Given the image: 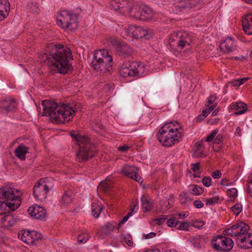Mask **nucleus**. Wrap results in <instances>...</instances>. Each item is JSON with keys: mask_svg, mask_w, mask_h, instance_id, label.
I'll return each mask as SVG.
<instances>
[{"mask_svg": "<svg viewBox=\"0 0 252 252\" xmlns=\"http://www.w3.org/2000/svg\"><path fill=\"white\" fill-rule=\"evenodd\" d=\"M242 26L245 32L248 34H252V15H245L242 19Z\"/></svg>", "mask_w": 252, "mask_h": 252, "instance_id": "21", "label": "nucleus"}, {"mask_svg": "<svg viewBox=\"0 0 252 252\" xmlns=\"http://www.w3.org/2000/svg\"><path fill=\"white\" fill-rule=\"evenodd\" d=\"M156 236V234L153 232H150L148 234L144 235V238L146 239L152 238L155 237Z\"/></svg>", "mask_w": 252, "mask_h": 252, "instance_id": "57", "label": "nucleus"}, {"mask_svg": "<svg viewBox=\"0 0 252 252\" xmlns=\"http://www.w3.org/2000/svg\"><path fill=\"white\" fill-rule=\"evenodd\" d=\"M250 226L244 221H239V223L233 225L231 227L225 229L223 231L224 235H231L236 239L239 238L240 234H243L244 232L249 231Z\"/></svg>", "mask_w": 252, "mask_h": 252, "instance_id": "13", "label": "nucleus"}, {"mask_svg": "<svg viewBox=\"0 0 252 252\" xmlns=\"http://www.w3.org/2000/svg\"><path fill=\"white\" fill-rule=\"evenodd\" d=\"M135 167L134 166H129L128 165H125L123 166L121 172L122 174L126 175L127 177L135 180L138 182H139L141 177L139 175L134 171Z\"/></svg>", "mask_w": 252, "mask_h": 252, "instance_id": "19", "label": "nucleus"}, {"mask_svg": "<svg viewBox=\"0 0 252 252\" xmlns=\"http://www.w3.org/2000/svg\"><path fill=\"white\" fill-rule=\"evenodd\" d=\"M119 239L122 243H126L129 247H131L133 245L132 236L129 234L121 235Z\"/></svg>", "mask_w": 252, "mask_h": 252, "instance_id": "32", "label": "nucleus"}, {"mask_svg": "<svg viewBox=\"0 0 252 252\" xmlns=\"http://www.w3.org/2000/svg\"><path fill=\"white\" fill-rule=\"evenodd\" d=\"M79 13H74L67 10H63L60 13V16L63 17V19H58L57 24L61 26L63 29L75 31L79 27Z\"/></svg>", "mask_w": 252, "mask_h": 252, "instance_id": "6", "label": "nucleus"}, {"mask_svg": "<svg viewBox=\"0 0 252 252\" xmlns=\"http://www.w3.org/2000/svg\"><path fill=\"white\" fill-rule=\"evenodd\" d=\"M13 222H11V221H2L1 223L2 225H0V230H2V228L3 229H8L9 227H11L13 225Z\"/></svg>", "mask_w": 252, "mask_h": 252, "instance_id": "49", "label": "nucleus"}, {"mask_svg": "<svg viewBox=\"0 0 252 252\" xmlns=\"http://www.w3.org/2000/svg\"><path fill=\"white\" fill-rule=\"evenodd\" d=\"M192 37L191 33L177 31L171 34L169 39V43L172 48L183 49L190 45L192 42Z\"/></svg>", "mask_w": 252, "mask_h": 252, "instance_id": "7", "label": "nucleus"}, {"mask_svg": "<svg viewBox=\"0 0 252 252\" xmlns=\"http://www.w3.org/2000/svg\"><path fill=\"white\" fill-rule=\"evenodd\" d=\"M19 190L7 186L2 187L0 189V198L5 199L3 201H0V209L2 210L7 207L9 210L14 211L21 204V198Z\"/></svg>", "mask_w": 252, "mask_h": 252, "instance_id": "4", "label": "nucleus"}, {"mask_svg": "<svg viewBox=\"0 0 252 252\" xmlns=\"http://www.w3.org/2000/svg\"><path fill=\"white\" fill-rule=\"evenodd\" d=\"M42 105L43 106L42 116L50 117L54 123L68 122L75 115V110L68 104H58L54 101L45 100L42 101Z\"/></svg>", "mask_w": 252, "mask_h": 252, "instance_id": "2", "label": "nucleus"}, {"mask_svg": "<svg viewBox=\"0 0 252 252\" xmlns=\"http://www.w3.org/2000/svg\"><path fill=\"white\" fill-rule=\"evenodd\" d=\"M191 170L193 171L194 173L196 172L199 169L200 164L199 162L192 163L191 164Z\"/></svg>", "mask_w": 252, "mask_h": 252, "instance_id": "53", "label": "nucleus"}, {"mask_svg": "<svg viewBox=\"0 0 252 252\" xmlns=\"http://www.w3.org/2000/svg\"><path fill=\"white\" fill-rule=\"evenodd\" d=\"M248 231L244 232L243 234H240L237 238V245L245 250L252 248V235L248 233Z\"/></svg>", "mask_w": 252, "mask_h": 252, "instance_id": "15", "label": "nucleus"}, {"mask_svg": "<svg viewBox=\"0 0 252 252\" xmlns=\"http://www.w3.org/2000/svg\"><path fill=\"white\" fill-rule=\"evenodd\" d=\"M128 147L127 146H124L119 147L118 148V149L120 151L123 152L126 151L128 149Z\"/></svg>", "mask_w": 252, "mask_h": 252, "instance_id": "64", "label": "nucleus"}, {"mask_svg": "<svg viewBox=\"0 0 252 252\" xmlns=\"http://www.w3.org/2000/svg\"><path fill=\"white\" fill-rule=\"evenodd\" d=\"M125 221H120L117 226V224L115 221H112V222H108L106 224L101 227L100 230V235L102 238L108 236L113 231L116 230L119 231L120 228L122 226Z\"/></svg>", "mask_w": 252, "mask_h": 252, "instance_id": "14", "label": "nucleus"}, {"mask_svg": "<svg viewBox=\"0 0 252 252\" xmlns=\"http://www.w3.org/2000/svg\"><path fill=\"white\" fill-rule=\"evenodd\" d=\"M220 50L225 53H230L233 51L235 48L233 40L232 38H227L221 42L220 45Z\"/></svg>", "mask_w": 252, "mask_h": 252, "instance_id": "24", "label": "nucleus"}, {"mask_svg": "<svg viewBox=\"0 0 252 252\" xmlns=\"http://www.w3.org/2000/svg\"><path fill=\"white\" fill-rule=\"evenodd\" d=\"M138 200L136 199L134 202H133V206L131 208L130 211L127 214L129 217L132 215L133 214L136 213V211H135V210H137L138 208Z\"/></svg>", "mask_w": 252, "mask_h": 252, "instance_id": "42", "label": "nucleus"}, {"mask_svg": "<svg viewBox=\"0 0 252 252\" xmlns=\"http://www.w3.org/2000/svg\"><path fill=\"white\" fill-rule=\"evenodd\" d=\"M142 207L144 212H149L153 208V205L150 201L145 196L141 197Z\"/></svg>", "mask_w": 252, "mask_h": 252, "instance_id": "31", "label": "nucleus"}, {"mask_svg": "<svg viewBox=\"0 0 252 252\" xmlns=\"http://www.w3.org/2000/svg\"><path fill=\"white\" fill-rule=\"evenodd\" d=\"M218 132V129L213 130L211 132V134L210 135H209L206 137L205 141L210 142L213 141V140L214 139L216 135L217 134Z\"/></svg>", "mask_w": 252, "mask_h": 252, "instance_id": "46", "label": "nucleus"}, {"mask_svg": "<svg viewBox=\"0 0 252 252\" xmlns=\"http://www.w3.org/2000/svg\"><path fill=\"white\" fill-rule=\"evenodd\" d=\"M15 99H5L0 101V113L6 114L14 111L16 107Z\"/></svg>", "mask_w": 252, "mask_h": 252, "instance_id": "16", "label": "nucleus"}, {"mask_svg": "<svg viewBox=\"0 0 252 252\" xmlns=\"http://www.w3.org/2000/svg\"><path fill=\"white\" fill-rule=\"evenodd\" d=\"M189 215V213L188 212H184L180 213H177L173 216L169 218L166 216L162 215V217L155 218L153 219V220H177L186 218Z\"/></svg>", "mask_w": 252, "mask_h": 252, "instance_id": "23", "label": "nucleus"}, {"mask_svg": "<svg viewBox=\"0 0 252 252\" xmlns=\"http://www.w3.org/2000/svg\"><path fill=\"white\" fill-rule=\"evenodd\" d=\"M189 2V0H183L179 3L176 7L179 8L180 11L183 12L184 10L190 9V6L188 3Z\"/></svg>", "mask_w": 252, "mask_h": 252, "instance_id": "35", "label": "nucleus"}, {"mask_svg": "<svg viewBox=\"0 0 252 252\" xmlns=\"http://www.w3.org/2000/svg\"><path fill=\"white\" fill-rule=\"evenodd\" d=\"M189 187L191 190V193L192 195H199L204 191V189L197 185H190Z\"/></svg>", "mask_w": 252, "mask_h": 252, "instance_id": "36", "label": "nucleus"}, {"mask_svg": "<svg viewBox=\"0 0 252 252\" xmlns=\"http://www.w3.org/2000/svg\"><path fill=\"white\" fill-rule=\"evenodd\" d=\"M178 125L177 122H170L165 123L159 129L157 137L162 145L170 147L179 142V139L183 136V133L179 131L182 129V126H176Z\"/></svg>", "mask_w": 252, "mask_h": 252, "instance_id": "3", "label": "nucleus"}, {"mask_svg": "<svg viewBox=\"0 0 252 252\" xmlns=\"http://www.w3.org/2000/svg\"><path fill=\"white\" fill-rule=\"evenodd\" d=\"M128 5L127 0H113L111 3L112 8L115 10H121V9L126 10L128 7Z\"/></svg>", "mask_w": 252, "mask_h": 252, "instance_id": "27", "label": "nucleus"}, {"mask_svg": "<svg viewBox=\"0 0 252 252\" xmlns=\"http://www.w3.org/2000/svg\"><path fill=\"white\" fill-rule=\"evenodd\" d=\"M131 63L125 62L121 65L120 68V74L123 77L128 76L134 77V71L133 68L131 67Z\"/></svg>", "mask_w": 252, "mask_h": 252, "instance_id": "20", "label": "nucleus"}, {"mask_svg": "<svg viewBox=\"0 0 252 252\" xmlns=\"http://www.w3.org/2000/svg\"><path fill=\"white\" fill-rule=\"evenodd\" d=\"M231 83L232 85V86L236 87H239L242 85V83L239 82L238 79L231 81Z\"/></svg>", "mask_w": 252, "mask_h": 252, "instance_id": "61", "label": "nucleus"}, {"mask_svg": "<svg viewBox=\"0 0 252 252\" xmlns=\"http://www.w3.org/2000/svg\"><path fill=\"white\" fill-rule=\"evenodd\" d=\"M18 218L14 217L13 215L8 214L4 216L1 219V220H18Z\"/></svg>", "mask_w": 252, "mask_h": 252, "instance_id": "52", "label": "nucleus"}, {"mask_svg": "<svg viewBox=\"0 0 252 252\" xmlns=\"http://www.w3.org/2000/svg\"><path fill=\"white\" fill-rule=\"evenodd\" d=\"M228 180L226 179H223L221 180V185H223V186H227L229 185V184H228Z\"/></svg>", "mask_w": 252, "mask_h": 252, "instance_id": "62", "label": "nucleus"}, {"mask_svg": "<svg viewBox=\"0 0 252 252\" xmlns=\"http://www.w3.org/2000/svg\"><path fill=\"white\" fill-rule=\"evenodd\" d=\"M28 212L29 214L35 219L42 220L45 219L47 216L46 211L40 206L30 207Z\"/></svg>", "mask_w": 252, "mask_h": 252, "instance_id": "17", "label": "nucleus"}, {"mask_svg": "<svg viewBox=\"0 0 252 252\" xmlns=\"http://www.w3.org/2000/svg\"><path fill=\"white\" fill-rule=\"evenodd\" d=\"M241 129L239 127H237L236 129L235 134L236 136H240L241 135Z\"/></svg>", "mask_w": 252, "mask_h": 252, "instance_id": "63", "label": "nucleus"}, {"mask_svg": "<svg viewBox=\"0 0 252 252\" xmlns=\"http://www.w3.org/2000/svg\"><path fill=\"white\" fill-rule=\"evenodd\" d=\"M203 185L206 187H209L212 185V179L210 177H204L202 180Z\"/></svg>", "mask_w": 252, "mask_h": 252, "instance_id": "45", "label": "nucleus"}, {"mask_svg": "<svg viewBox=\"0 0 252 252\" xmlns=\"http://www.w3.org/2000/svg\"><path fill=\"white\" fill-rule=\"evenodd\" d=\"M204 224V221H192V223H191V226L192 225L194 227L200 229L202 228Z\"/></svg>", "mask_w": 252, "mask_h": 252, "instance_id": "51", "label": "nucleus"}, {"mask_svg": "<svg viewBox=\"0 0 252 252\" xmlns=\"http://www.w3.org/2000/svg\"><path fill=\"white\" fill-rule=\"evenodd\" d=\"M78 145L79 150L76 154V159L79 162H85L94 156V144L90 139L82 138Z\"/></svg>", "mask_w": 252, "mask_h": 252, "instance_id": "8", "label": "nucleus"}, {"mask_svg": "<svg viewBox=\"0 0 252 252\" xmlns=\"http://www.w3.org/2000/svg\"><path fill=\"white\" fill-rule=\"evenodd\" d=\"M112 61V57L108 51L103 49L96 51L94 54L91 64L94 69L97 71L105 73L110 71Z\"/></svg>", "mask_w": 252, "mask_h": 252, "instance_id": "5", "label": "nucleus"}, {"mask_svg": "<svg viewBox=\"0 0 252 252\" xmlns=\"http://www.w3.org/2000/svg\"><path fill=\"white\" fill-rule=\"evenodd\" d=\"M219 199L218 196H216L214 197L208 198L206 199V205H212L213 204H214L215 203H217L218 202V200Z\"/></svg>", "mask_w": 252, "mask_h": 252, "instance_id": "43", "label": "nucleus"}, {"mask_svg": "<svg viewBox=\"0 0 252 252\" xmlns=\"http://www.w3.org/2000/svg\"><path fill=\"white\" fill-rule=\"evenodd\" d=\"M170 203L171 202H170L169 201L165 200V202L164 203L163 202V201H160V205L161 207V209L163 210H167L169 209L172 206V204H171Z\"/></svg>", "mask_w": 252, "mask_h": 252, "instance_id": "48", "label": "nucleus"}, {"mask_svg": "<svg viewBox=\"0 0 252 252\" xmlns=\"http://www.w3.org/2000/svg\"><path fill=\"white\" fill-rule=\"evenodd\" d=\"M116 52L120 56L126 58L132 53V49L125 42H121L116 44Z\"/></svg>", "mask_w": 252, "mask_h": 252, "instance_id": "18", "label": "nucleus"}, {"mask_svg": "<svg viewBox=\"0 0 252 252\" xmlns=\"http://www.w3.org/2000/svg\"><path fill=\"white\" fill-rule=\"evenodd\" d=\"M88 240V236L85 235H79L77 238V241L79 243H85Z\"/></svg>", "mask_w": 252, "mask_h": 252, "instance_id": "50", "label": "nucleus"}, {"mask_svg": "<svg viewBox=\"0 0 252 252\" xmlns=\"http://www.w3.org/2000/svg\"><path fill=\"white\" fill-rule=\"evenodd\" d=\"M227 194L231 199H235L237 196V190L235 188H232L227 190Z\"/></svg>", "mask_w": 252, "mask_h": 252, "instance_id": "44", "label": "nucleus"}, {"mask_svg": "<svg viewBox=\"0 0 252 252\" xmlns=\"http://www.w3.org/2000/svg\"><path fill=\"white\" fill-rule=\"evenodd\" d=\"M103 207L99 205L97 203H93L92 204V213L95 218H97L99 216Z\"/></svg>", "mask_w": 252, "mask_h": 252, "instance_id": "33", "label": "nucleus"}, {"mask_svg": "<svg viewBox=\"0 0 252 252\" xmlns=\"http://www.w3.org/2000/svg\"><path fill=\"white\" fill-rule=\"evenodd\" d=\"M131 67L133 68L134 71V77H141L144 75L145 73L144 65L141 63L138 62H132Z\"/></svg>", "mask_w": 252, "mask_h": 252, "instance_id": "28", "label": "nucleus"}, {"mask_svg": "<svg viewBox=\"0 0 252 252\" xmlns=\"http://www.w3.org/2000/svg\"><path fill=\"white\" fill-rule=\"evenodd\" d=\"M139 20L143 21H150L154 16L152 9L146 6H141Z\"/></svg>", "mask_w": 252, "mask_h": 252, "instance_id": "22", "label": "nucleus"}, {"mask_svg": "<svg viewBox=\"0 0 252 252\" xmlns=\"http://www.w3.org/2000/svg\"><path fill=\"white\" fill-rule=\"evenodd\" d=\"M53 48L51 51L47 49L46 52L42 55L43 59L51 61V63L56 68V70L61 74H65L71 72L73 67L70 63L69 60H73L70 49L64 47L62 44H52Z\"/></svg>", "mask_w": 252, "mask_h": 252, "instance_id": "1", "label": "nucleus"}, {"mask_svg": "<svg viewBox=\"0 0 252 252\" xmlns=\"http://www.w3.org/2000/svg\"><path fill=\"white\" fill-rule=\"evenodd\" d=\"M189 2L188 3L190 6V8L196 6L200 2V0H189Z\"/></svg>", "mask_w": 252, "mask_h": 252, "instance_id": "54", "label": "nucleus"}, {"mask_svg": "<svg viewBox=\"0 0 252 252\" xmlns=\"http://www.w3.org/2000/svg\"><path fill=\"white\" fill-rule=\"evenodd\" d=\"M177 229L180 230H187L188 228L191 226V223L189 221H179Z\"/></svg>", "mask_w": 252, "mask_h": 252, "instance_id": "40", "label": "nucleus"}, {"mask_svg": "<svg viewBox=\"0 0 252 252\" xmlns=\"http://www.w3.org/2000/svg\"><path fill=\"white\" fill-rule=\"evenodd\" d=\"M232 211L234 212L236 216L239 214L242 210V207L240 204H236L234 205L232 208Z\"/></svg>", "mask_w": 252, "mask_h": 252, "instance_id": "47", "label": "nucleus"}, {"mask_svg": "<svg viewBox=\"0 0 252 252\" xmlns=\"http://www.w3.org/2000/svg\"><path fill=\"white\" fill-rule=\"evenodd\" d=\"M222 143V135L218 134L215 139L214 142V148L219 150L221 148Z\"/></svg>", "mask_w": 252, "mask_h": 252, "instance_id": "37", "label": "nucleus"}, {"mask_svg": "<svg viewBox=\"0 0 252 252\" xmlns=\"http://www.w3.org/2000/svg\"><path fill=\"white\" fill-rule=\"evenodd\" d=\"M193 205L196 208H202L204 206L203 203L200 200H195L193 202Z\"/></svg>", "mask_w": 252, "mask_h": 252, "instance_id": "56", "label": "nucleus"}, {"mask_svg": "<svg viewBox=\"0 0 252 252\" xmlns=\"http://www.w3.org/2000/svg\"><path fill=\"white\" fill-rule=\"evenodd\" d=\"M217 105V103H215L210 106H209L208 105H206V107H208V108L206 109L208 110V113H210L213 110H214V109L216 108Z\"/></svg>", "mask_w": 252, "mask_h": 252, "instance_id": "59", "label": "nucleus"}, {"mask_svg": "<svg viewBox=\"0 0 252 252\" xmlns=\"http://www.w3.org/2000/svg\"><path fill=\"white\" fill-rule=\"evenodd\" d=\"M124 30L125 33L128 36L135 39L144 38L146 39H149L154 35L153 31L152 30L134 25L128 26Z\"/></svg>", "mask_w": 252, "mask_h": 252, "instance_id": "9", "label": "nucleus"}, {"mask_svg": "<svg viewBox=\"0 0 252 252\" xmlns=\"http://www.w3.org/2000/svg\"><path fill=\"white\" fill-rule=\"evenodd\" d=\"M18 238L24 242L33 245L35 241L42 240L43 235L35 230H22L18 234Z\"/></svg>", "mask_w": 252, "mask_h": 252, "instance_id": "11", "label": "nucleus"}, {"mask_svg": "<svg viewBox=\"0 0 252 252\" xmlns=\"http://www.w3.org/2000/svg\"><path fill=\"white\" fill-rule=\"evenodd\" d=\"M74 193L71 189H68L64 191L60 200L61 205H66L71 203L74 199Z\"/></svg>", "mask_w": 252, "mask_h": 252, "instance_id": "26", "label": "nucleus"}, {"mask_svg": "<svg viewBox=\"0 0 252 252\" xmlns=\"http://www.w3.org/2000/svg\"><path fill=\"white\" fill-rule=\"evenodd\" d=\"M8 15L4 14V10L0 9V21L4 20Z\"/></svg>", "mask_w": 252, "mask_h": 252, "instance_id": "60", "label": "nucleus"}, {"mask_svg": "<svg viewBox=\"0 0 252 252\" xmlns=\"http://www.w3.org/2000/svg\"><path fill=\"white\" fill-rule=\"evenodd\" d=\"M192 200L190 194L188 192H183L179 196V201L181 204H186L188 201Z\"/></svg>", "mask_w": 252, "mask_h": 252, "instance_id": "34", "label": "nucleus"}, {"mask_svg": "<svg viewBox=\"0 0 252 252\" xmlns=\"http://www.w3.org/2000/svg\"><path fill=\"white\" fill-rule=\"evenodd\" d=\"M49 190V186L44 179L39 180L34 185L33 194L36 200H43L46 198Z\"/></svg>", "mask_w": 252, "mask_h": 252, "instance_id": "12", "label": "nucleus"}, {"mask_svg": "<svg viewBox=\"0 0 252 252\" xmlns=\"http://www.w3.org/2000/svg\"><path fill=\"white\" fill-rule=\"evenodd\" d=\"M221 176V173L219 170H216L212 174V176L214 179H219Z\"/></svg>", "mask_w": 252, "mask_h": 252, "instance_id": "55", "label": "nucleus"}, {"mask_svg": "<svg viewBox=\"0 0 252 252\" xmlns=\"http://www.w3.org/2000/svg\"><path fill=\"white\" fill-rule=\"evenodd\" d=\"M141 8V6H139L138 5H135L133 7H131V5H128V7L127 10H124V12H125L127 11L130 16L133 18L139 20Z\"/></svg>", "mask_w": 252, "mask_h": 252, "instance_id": "30", "label": "nucleus"}, {"mask_svg": "<svg viewBox=\"0 0 252 252\" xmlns=\"http://www.w3.org/2000/svg\"><path fill=\"white\" fill-rule=\"evenodd\" d=\"M229 109L236 110L235 115H241L247 111V106L246 104L239 101L236 103H232L229 106Z\"/></svg>", "mask_w": 252, "mask_h": 252, "instance_id": "25", "label": "nucleus"}, {"mask_svg": "<svg viewBox=\"0 0 252 252\" xmlns=\"http://www.w3.org/2000/svg\"><path fill=\"white\" fill-rule=\"evenodd\" d=\"M0 9L4 10V14H8L10 10V3L8 0H3L0 4Z\"/></svg>", "mask_w": 252, "mask_h": 252, "instance_id": "39", "label": "nucleus"}, {"mask_svg": "<svg viewBox=\"0 0 252 252\" xmlns=\"http://www.w3.org/2000/svg\"><path fill=\"white\" fill-rule=\"evenodd\" d=\"M216 99V96L215 95H211L208 98L207 103L209 104H213Z\"/></svg>", "mask_w": 252, "mask_h": 252, "instance_id": "58", "label": "nucleus"}, {"mask_svg": "<svg viewBox=\"0 0 252 252\" xmlns=\"http://www.w3.org/2000/svg\"><path fill=\"white\" fill-rule=\"evenodd\" d=\"M233 241L230 238L223 235H218L212 241L213 248L217 251L229 252L233 247Z\"/></svg>", "mask_w": 252, "mask_h": 252, "instance_id": "10", "label": "nucleus"}, {"mask_svg": "<svg viewBox=\"0 0 252 252\" xmlns=\"http://www.w3.org/2000/svg\"><path fill=\"white\" fill-rule=\"evenodd\" d=\"M179 221H157V224L158 225L163 224L164 223L168 226L170 227H176L177 229L178 223Z\"/></svg>", "mask_w": 252, "mask_h": 252, "instance_id": "41", "label": "nucleus"}, {"mask_svg": "<svg viewBox=\"0 0 252 252\" xmlns=\"http://www.w3.org/2000/svg\"><path fill=\"white\" fill-rule=\"evenodd\" d=\"M28 153V148L23 144L19 145L15 149V155L22 160L26 159V154Z\"/></svg>", "mask_w": 252, "mask_h": 252, "instance_id": "29", "label": "nucleus"}, {"mask_svg": "<svg viewBox=\"0 0 252 252\" xmlns=\"http://www.w3.org/2000/svg\"><path fill=\"white\" fill-rule=\"evenodd\" d=\"M70 135L71 137L75 140L76 141V143L78 145H79L80 142L81 140H82V138H83L84 139H89V138L88 136H85V135H81V134L77 133H75V132H72L70 133Z\"/></svg>", "mask_w": 252, "mask_h": 252, "instance_id": "38", "label": "nucleus"}]
</instances>
